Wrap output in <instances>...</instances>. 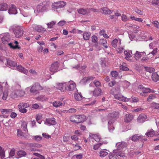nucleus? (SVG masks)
Returning <instances> with one entry per match:
<instances>
[{
	"instance_id": "1",
	"label": "nucleus",
	"mask_w": 159,
	"mask_h": 159,
	"mask_svg": "<svg viewBox=\"0 0 159 159\" xmlns=\"http://www.w3.org/2000/svg\"><path fill=\"white\" fill-rule=\"evenodd\" d=\"M86 119V116L84 115H73L70 117L71 122L77 124L84 121Z\"/></svg>"
},
{
	"instance_id": "2",
	"label": "nucleus",
	"mask_w": 159,
	"mask_h": 159,
	"mask_svg": "<svg viewBox=\"0 0 159 159\" xmlns=\"http://www.w3.org/2000/svg\"><path fill=\"white\" fill-rule=\"evenodd\" d=\"M25 95V93L24 90L21 89H16L11 93V96L12 98H15L18 97L24 96Z\"/></svg>"
},
{
	"instance_id": "3",
	"label": "nucleus",
	"mask_w": 159,
	"mask_h": 159,
	"mask_svg": "<svg viewBox=\"0 0 159 159\" xmlns=\"http://www.w3.org/2000/svg\"><path fill=\"white\" fill-rule=\"evenodd\" d=\"M43 89V87L40 85L39 83H37L32 86L30 89V92L34 94H36L38 93L39 90Z\"/></svg>"
},
{
	"instance_id": "4",
	"label": "nucleus",
	"mask_w": 159,
	"mask_h": 159,
	"mask_svg": "<svg viewBox=\"0 0 159 159\" xmlns=\"http://www.w3.org/2000/svg\"><path fill=\"white\" fill-rule=\"evenodd\" d=\"M29 107V105L28 104L24 102L20 103L18 106L19 111L23 113L27 112V110L26 108Z\"/></svg>"
},
{
	"instance_id": "5",
	"label": "nucleus",
	"mask_w": 159,
	"mask_h": 159,
	"mask_svg": "<svg viewBox=\"0 0 159 159\" xmlns=\"http://www.w3.org/2000/svg\"><path fill=\"white\" fill-rule=\"evenodd\" d=\"M66 4L65 2L61 1L53 3L51 6L53 8L59 9L63 7Z\"/></svg>"
},
{
	"instance_id": "6",
	"label": "nucleus",
	"mask_w": 159,
	"mask_h": 159,
	"mask_svg": "<svg viewBox=\"0 0 159 159\" xmlns=\"http://www.w3.org/2000/svg\"><path fill=\"white\" fill-rule=\"evenodd\" d=\"M0 111L2 114L0 115V117L2 118H7L9 114L12 112V110L11 109H1Z\"/></svg>"
},
{
	"instance_id": "7",
	"label": "nucleus",
	"mask_w": 159,
	"mask_h": 159,
	"mask_svg": "<svg viewBox=\"0 0 159 159\" xmlns=\"http://www.w3.org/2000/svg\"><path fill=\"white\" fill-rule=\"evenodd\" d=\"M13 31L16 38L20 37L23 34L22 29L19 26L15 27L13 29Z\"/></svg>"
},
{
	"instance_id": "8",
	"label": "nucleus",
	"mask_w": 159,
	"mask_h": 159,
	"mask_svg": "<svg viewBox=\"0 0 159 159\" xmlns=\"http://www.w3.org/2000/svg\"><path fill=\"white\" fill-rule=\"evenodd\" d=\"M58 63L57 61L53 63L49 68V71L51 74L57 72L58 70Z\"/></svg>"
},
{
	"instance_id": "9",
	"label": "nucleus",
	"mask_w": 159,
	"mask_h": 159,
	"mask_svg": "<svg viewBox=\"0 0 159 159\" xmlns=\"http://www.w3.org/2000/svg\"><path fill=\"white\" fill-rule=\"evenodd\" d=\"M121 39L118 37L113 39L111 42V45L115 48L120 47L121 44Z\"/></svg>"
},
{
	"instance_id": "10",
	"label": "nucleus",
	"mask_w": 159,
	"mask_h": 159,
	"mask_svg": "<svg viewBox=\"0 0 159 159\" xmlns=\"http://www.w3.org/2000/svg\"><path fill=\"white\" fill-rule=\"evenodd\" d=\"M101 137L98 134H95L90 133L89 137L88 138L89 141H91L92 139H94L96 142H98L101 140Z\"/></svg>"
},
{
	"instance_id": "11",
	"label": "nucleus",
	"mask_w": 159,
	"mask_h": 159,
	"mask_svg": "<svg viewBox=\"0 0 159 159\" xmlns=\"http://www.w3.org/2000/svg\"><path fill=\"white\" fill-rule=\"evenodd\" d=\"M67 83V85L65 87V90L71 91L73 90L75 88V84L74 82L72 81L68 82H66Z\"/></svg>"
},
{
	"instance_id": "12",
	"label": "nucleus",
	"mask_w": 159,
	"mask_h": 159,
	"mask_svg": "<svg viewBox=\"0 0 159 159\" xmlns=\"http://www.w3.org/2000/svg\"><path fill=\"white\" fill-rule=\"evenodd\" d=\"M116 147L117 148V150L118 151H123L124 149H125L126 146V143L124 142H118L116 143Z\"/></svg>"
},
{
	"instance_id": "13",
	"label": "nucleus",
	"mask_w": 159,
	"mask_h": 159,
	"mask_svg": "<svg viewBox=\"0 0 159 159\" xmlns=\"http://www.w3.org/2000/svg\"><path fill=\"white\" fill-rule=\"evenodd\" d=\"M44 123L50 126L55 125L57 123L55 119L54 118L52 117L46 119Z\"/></svg>"
},
{
	"instance_id": "14",
	"label": "nucleus",
	"mask_w": 159,
	"mask_h": 159,
	"mask_svg": "<svg viewBox=\"0 0 159 159\" xmlns=\"http://www.w3.org/2000/svg\"><path fill=\"white\" fill-rule=\"evenodd\" d=\"M133 141H137L139 140L142 141H146L147 139L144 137L138 135L137 134H135L132 136L131 139Z\"/></svg>"
},
{
	"instance_id": "15",
	"label": "nucleus",
	"mask_w": 159,
	"mask_h": 159,
	"mask_svg": "<svg viewBox=\"0 0 159 159\" xmlns=\"http://www.w3.org/2000/svg\"><path fill=\"white\" fill-rule=\"evenodd\" d=\"M8 12L10 15L16 14L17 13V11L15 6L14 5H10L9 7Z\"/></svg>"
},
{
	"instance_id": "16",
	"label": "nucleus",
	"mask_w": 159,
	"mask_h": 159,
	"mask_svg": "<svg viewBox=\"0 0 159 159\" xmlns=\"http://www.w3.org/2000/svg\"><path fill=\"white\" fill-rule=\"evenodd\" d=\"M114 95L115 98L119 100H121L124 102L131 101L130 98H128L126 97H125L122 95L117 94H114Z\"/></svg>"
},
{
	"instance_id": "17",
	"label": "nucleus",
	"mask_w": 159,
	"mask_h": 159,
	"mask_svg": "<svg viewBox=\"0 0 159 159\" xmlns=\"http://www.w3.org/2000/svg\"><path fill=\"white\" fill-rule=\"evenodd\" d=\"M10 35L7 33L4 34L3 35V36L2 37V43L4 44H8V43H8L10 40Z\"/></svg>"
},
{
	"instance_id": "18",
	"label": "nucleus",
	"mask_w": 159,
	"mask_h": 159,
	"mask_svg": "<svg viewBox=\"0 0 159 159\" xmlns=\"http://www.w3.org/2000/svg\"><path fill=\"white\" fill-rule=\"evenodd\" d=\"M77 11L79 14L83 15L88 14L90 12V9L89 8H84L77 9Z\"/></svg>"
},
{
	"instance_id": "19",
	"label": "nucleus",
	"mask_w": 159,
	"mask_h": 159,
	"mask_svg": "<svg viewBox=\"0 0 159 159\" xmlns=\"http://www.w3.org/2000/svg\"><path fill=\"white\" fill-rule=\"evenodd\" d=\"M67 85V83L64 82L62 83H59L57 84L56 87L61 91L63 92L65 89V87Z\"/></svg>"
},
{
	"instance_id": "20",
	"label": "nucleus",
	"mask_w": 159,
	"mask_h": 159,
	"mask_svg": "<svg viewBox=\"0 0 159 159\" xmlns=\"http://www.w3.org/2000/svg\"><path fill=\"white\" fill-rule=\"evenodd\" d=\"M134 116L133 115L129 113H128L125 115L124 120L126 122H129L133 119Z\"/></svg>"
},
{
	"instance_id": "21",
	"label": "nucleus",
	"mask_w": 159,
	"mask_h": 159,
	"mask_svg": "<svg viewBox=\"0 0 159 159\" xmlns=\"http://www.w3.org/2000/svg\"><path fill=\"white\" fill-rule=\"evenodd\" d=\"M147 118V116L144 114H140L138 118L137 121L139 122L142 123L145 121Z\"/></svg>"
},
{
	"instance_id": "22",
	"label": "nucleus",
	"mask_w": 159,
	"mask_h": 159,
	"mask_svg": "<svg viewBox=\"0 0 159 159\" xmlns=\"http://www.w3.org/2000/svg\"><path fill=\"white\" fill-rule=\"evenodd\" d=\"M157 132L154 131L152 129L149 130L148 132L146 133L145 134L148 137H152L154 135L158 136L159 135H157Z\"/></svg>"
},
{
	"instance_id": "23",
	"label": "nucleus",
	"mask_w": 159,
	"mask_h": 159,
	"mask_svg": "<svg viewBox=\"0 0 159 159\" xmlns=\"http://www.w3.org/2000/svg\"><path fill=\"white\" fill-rule=\"evenodd\" d=\"M6 61L7 62V65L11 68L17 66L16 62L8 59H6Z\"/></svg>"
},
{
	"instance_id": "24",
	"label": "nucleus",
	"mask_w": 159,
	"mask_h": 159,
	"mask_svg": "<svg viewBox=\"0 0 159 159\" xmlns=\"http://www.w3.org/2000/svg\"><path fill=\"white\" fill-rule=\"evenodd\" d=\"M17 69L19 71L25 74H27L28 73V70L21 65L18 66L17 67Z\"/></svg>"
},
{
	"instance_id": "25",
	"label": "nucleus",
	"mask_w": 159,
	"mask_h": 159,
	"mask_svg": "<svg viewBox=\"0 0 159 159\" xmlns=\"http://www.w3.org/2000/svg\"><path fill=\"white\" fill-rule=\"evenodd\" d=\"M32 26L33 29L37 31H45V30H44V29L41 26H39L37 25H33Z\"/></svg>"
},
{
	"instance_id": "26",
	"label": "nucleus",
	"mask_w": 159,
	"mask_h": 159,
	"mask_svg": "<svg viewBox=\"0 0 159 159\" xmlns=\"http://www.w3.org/2000/svg\"><path fill=\"white\" fill-rule=\"evenodd\" d=\"M138 89L142 91V92L146 93H150L151 89L149 88H145L142 85H139L138 87Z\"/></svg>"
},
{
	"instance_id": "27",
	"label": "nucleus",
	"mask_w": 159,
	"mask_h": 159,
	"mask_svg": "<svg viewBox=\"0 0 159 159\" xmlns=\"http://www.w3.org/2000/svg\"><path fill=\"white\" fill-rule=\"evenodd\" d=\"M8 7V5L6 3H0V11H6Z\"/></svg>"
},
{
	"instance_id": "28",
	"label": "nucleus",
	"mask_w": 159,
	"mask_h": 159,
	"mask_svg": "<svg viewBox=\"0 0 159 159\" xmlns=\"http://www.w3.org/2000/svg\"><path fill=\"white\" fill-rule=\"evenodd\" d=\"M101 10L103 11L104 13L105 14L107 15H110L113 11V10H110L109 9L106 7H103L102 8Z\"/></svg>"
},
{
	"instance_id": "29",
	"label": "nucleus",
	"mask_w": 159,
	"mask_h": 159,
	"mask_svg": "<svg viewBox=\"0 0 159 159\" xmlns=\"http://www.w3.org/2000/svg\"><path fill=\"white\" fill-rule=\"evenodd\" d=\"M16 153L18 156V157H16V158H19L20 157H23L26 154V152L23 150L19 151L17 152Z\"/></svg>"
},
{
	"instance_id": "30",
	"label": "nucleus",
	"mask_w": 159,
	"mask_h": 159,
	"mask_svg": "<svg viewBox=\"0 0 159 159\" xmlns=\"http://www.w3.org/2000/svg\"><path fill=\"white\" fill-rule=\"evenodd\" d=\"M53 105L56 107H59L63 105L62 102L60 101H57L52 103Z\"/></svg>"
},
{
	"instance_id": "31",
	"label": "nucleus",
	"mask_w": 159,
	"mask_h": 159,
	"mask_svg": "<svg viewBox=\"0 0 159 159\" xmlns=\"http://www.w3.org/2000/svg\"><path fill=\"white\" fill-rule=\"evenodd\" d=\"M91 33L89 32H84L83 35V37L84 40H87L89 39L90 37Z\"/></svg>"
},
{
	"instance_id": "32",
	"label": "nucleus",
	"mask_w": 159,
	"mask_h": 159,
	"mask_svg": "<svg viewBox=\"0 0 159 159\" xmlns=\"http://www.w3.org/2000/svg\"><path fill=\"white\" fill-rule=\"evenodd\" d=\"M152 78L154 81L157 82L159 80V75L157 73H153L152 76Z\"/></svg>"
},
{
	"instance_id": "33",
	"label": "nucleus",
	"mask_w": 159,
	"mask_h": 159,
	"mask_svg": "<svg viewBox=\"0 0 159 159\" xmlns=\"http://www.w3.org/2000/svg\"><path fill=\"white\" fill-rule=\"evenodd\" d=\"M114 91H112V90H111V93L113 95L117 93H120V86H118L117 87H116L114 89Z\"/></svg>"
},
{
	"instance_id": "34",
	"label": "nucleus",
	"mask_w": 159,
	"mask_h": 159,
	"mask_svg": "<svg viewBox=\"0 0 159 159\" xmlns=\"http://www.w3.org/2000/svg\"><path fill=\"white\" fill-rule=\"evenodd\" d=\"M102 92V90L100 89H95L93 92V95L95 96H99Z\"/></svg>"
},
{
	"instance_id": "35",
	"label": "nucleus",
	"mask_w": 159,
	"mask_h": 159,
	"mask_svg": "<svg viewBox=\"0 0 159 159\" xmlns=\"http://www.w3.org/2000/svg\"><path fill=\"white\" fill-rule=\"evenodd\" d=\"M27 123L25 121H22L21 122V128L23 129V130L25 131L28 132L27 129Z\"/></svg>"
},
{
	"instance_id": "36",
	"label": "nucleus",
	"mask_w": 159,
	"mask_h": 159,
	"mask_svg": "<svg viewBox=\"0 0 159 159\" xmlns=\"http://www.w3.org/2000/svg\"><path fill=\"white\" fill-rule=\"evenodd\" d=\"M14 43L16 44L15 45H13L11 43H8V45L11 48L13 49H19L20 48L17 45L18 42L17 41H15Z\"/></svg>"
},
{
	"instance_id": "37",
	"label": "nucleus",
	"mask_w": 159,
	"mask_h": 159,
	"mask_svg": "<svg viewBox=\"0 0 159 159\" xmlns=\"http://www.w3.org/2000/svg\"><path fill=\"white\" fill-rule=\"evenodd\" d=\"M74 97L75 99L77 101L81 100L82 98V96L81 93H75Z\"/></svg>"
},
{
	"instance_id": "38",
	"label": "nucleus",
	"mask_w": 159,
	"mask_h": 159,
	"mask_svg": "<svg viewBox=\"0 0 159 159\" xmlns=\"http://www.w3.org/2000/svg\"><path fill=\"white\" fill-rule=\"evenodd\" d=\"M108 153L107 152V150L104 149L100 151L99 152L100 156L101 157H103L107 155Z\"/></svg>"
},
{
	"instance_id": "39",
	"label": "nucleus",
	"mask_w": 159,
	"mask_h": 159,
	"mask_svg": "<svg viewBox=\"0 0 159 159\" xmlns=\"http://www.w3.org/2000/svg\"><path fill=\"white\" fill-rule=\"evenodd\" d=\"M121 151H118L117 150H113V152L117 155L121 157H124L125 156V154L123 152H121Z\"/></svg>"
},
{
	"instance_id": "40",
	"label": "nucleus",
	"mask_w": 159,
	"mask_h": 159,
	"mask_svg": "<svg viewBox=\"0 0 159 159\" xmlns=\"http://www.w3.org/2000/svg\"><path fill=\"white\" fill-rule=\"evenodd\" d=\"M36 120L37 122L39 124L41 123L42 116L41 114H38L36 116Z\"/></svg>"
},
{
	"instance_id": "41",
	"label": "nucleus",
	"mask_w": 159,
	"mask_h": 159,
	"mask_svg": "<svg viewBox=\"0 0 159 159\" xmlns=\"http://www.w3.org/2000/svg\"><path fill=\"white\" fill-rule=\"evenodd\" d=\"M130 83L127 81H125L124 82L123 87L124 89H127L130 86Z\"/></svg>"
},
{
	"instance_id": "42",
	"label": "nucleus",
	"mask_w": 159,
	"mask_h": 159,
	"mask_svg": "<svg viewBox=\"0 0 159 159\" xmlns=\"http://www.w3.org/2000/svg\"><path fill=\"white\" fill-rule=\"evenodd\" d=\"M102 41L101 43L105 48H107L108 47L107 44V41L105 39H101Z\"/></svg>"
},
{
	"instance_id": "43",
	"label": "nucleus",
	"mask_w": 159,
	"mask_h": 159,
	"mask_svg": "<svg viewBox=\"0 0 159 159\" xmlns=\"http://www.w3.org/2000/svg\"><path fill=\"white\" fill-rule=\"evenodd\" d=\"M45 7L42 5H39L38 6L37 8L39 11H43L45 10Z\"/></svg>"
},
{
	"instance_id": "44",
	"label": "nucleus",
	"mask_w": 159,
	"mask_h": 159,
	"mask_svg": "<svg viewBox=\"0 0 159 159\" xmlns=\"http://www.w3.org/2000/svg\"><path fill=\"white\" fill-rule=\"evenodd\" d=\"M0 156L1 158H4L5 157V152L2 147L0 146Z\"/></svg>"
},
{
	"instance_id": "45",
	"label": "nucleus",
	"mask_w": 159,
	"mask_h": 159,
	"mask_svg": "<svg viewBox=\"0 0 159 159\" xmlns=\"http://www.w3.org/2000/svg\"><path fill=\"white\" fill-rule=\"evenodd\" d=\"M93 83L97 88L101 86V82L97 80H94Z\"/></svg>"
},
{
	"instance_id": "46",
	"label": "nucleus",
	"mask_w": 159,
	"mask_h": 159,
	"mask_svg": "<svg viewBox=\"0 0 159 159\" xmlns=\"http://www.w3.org/2000/svg\"><path fill=\"white\" fill-rule=\"evenodd\" d=\"M32 137L33 139L37 142L40 141L42 139V137L41 136H33Z\"/></svg>"
},
{
	"instance_id": "47",
	"label": "nucleus",
	"mask_w": 159,
	"mask_h": 159,
	"mask_svg": "<svg viewBox=\"0 0 159 159\" xmlns=\"http://www.w3.org/2000/svg\"><path fill=\"white\" fill-rule=\"evenodd\" d=\"M117 155L114 153H111L109 156V158L110 159H117Z\"/></svg>"
},
{
	"instance_id": "48",
	"label": "nucleus",
	"mask_w": 159,
	"mask_h": 159,
	"mask_svg": "<svg viewBox=\"0 0 159 159\" xmlns=\"http://www.w3.org/2000/svg\"><path fill=\"white\" fill-rule=\"evenodd\" d=\"M146 70L149 73H152L154 71V69L152 67H145Z\"/></svg>"
},
{
	"instance_id": "49",
	"label": "nucleus",
	"mask_w": 159,
	"mask_h": 159,
	"mask_svg": "<svg viewBox=\"0 0 159 159\" xmlns=\"http://www.w3.org/2000/svg\"><path fill=\"white\" fill-rule=\"evenodd\" d=\"M156 98V96L153 94H150L147 98V101L150 102L152 100L155 99Z\"/></svg>"
},
{
	"instance_id": "50",
	"label": "nucleus",
	"mask_w": 159,
	"mask_h": 159,
	"mask_svg": "<svg viewBox=\"0 0 159 159\" xmlns=\"http://www.w3.org/2000/svg\"><path fill=\"white\" fill-rule=\"evenodd\" d=\"M56 23V21H52L50 23L47 24L48 27V28H52L54 25Z\"/></svg>"
},
{
	"instance_id": "51",
	"label": "nucleus",
	"mask_w": 159,
	"mask_h": 159,
	"mask_svg": "<svg viewBox=\"0 0 159 159\" xmlns=\"http://www.w3.org/2000/svg\"><path fill=\"white\" fill-rule=\"evenodd\" d=\"M134 55L136 59H139L142 56L141 53L138 51H136V53L134 54Z\"/></svg>"
},
{
	"instance_id": "52",
	"label": "nucleus",
	"mask_w": 159,
	"mask_h": 159,
	"mask_svg": "<svg viewBox=\"0 0 159 159\" xmlns=\"http://www.w3.org/2000/svg\"><path fill=\"white\" fill-rule=\"evenodd\" d=\"M124 54L126 56L125 58L126 60H128L129 58H130L131 57V55L129 52L127 51H125Z\"/></svg>"
},
{
	"instance_id": "53",
	"label": "nucleus",
	"mask_w": 159,
	"mask_h": 159,
	"mask_svg": "<svg viewBox=\"0 0 159 159\" xmlns=\"http://www.w3.org/2000/svg\"><path fill=\"white\" fill-rule=\"evenodd\" d=\"M8 92L7 91H5L3 93V95L2 97V99L4 100L6 99L8 96Z\"/></svg>"
},
{
	"instance_id": "54",
	"label": "nucleus",
	"mask_w": 159,
	"mask_h": 159,
	"mask_svg": "<svg viewBox=\"0 0 159 159\" xmlns=\"http://www.w3.org/2000/svg\"><path fill=\"white\" fill-rule=\"evenodd\" d=\"M21 13L24 17L29 16L31 15L30 13L29 12H26L25 11H21Z\"/></svg>"
},
{
	"instance_id": "55",
	"label": "nucleus",
	"mask_w": 159,
	"mask_h": 159,
	"mask_svg": "<svg viewBox=\"0 0 159 159\" xmlns=\"http://www.w3.org/2000/svg\"><path fill=\"white\" fill-rule=\"evenodd\" d=\"M102 144V143H99L96 144L94 145L93 147V149L95 150H98Z\"/></svg>"
},
{
	"instance_id": "56",
	"label": "nucleus",
	"mask_w": 159,
	"mask_h": 159,
	"mask_svg": "<svg viewBox=\"0 0 159 159\" xmlns=\"http://www.w3.org/2000/svg\"><path fill=\"white\" fill-rule=\"evenodd\" d=\"M121 20L124 22H126L129 20V18L125 14H122L121 16Z\"/></svg>"
},
{
	"instance_id": "57",
	"label": "nucleus",
	"mask_w": 159,
	"mask_h": 159,
	"mask_svg": "<svg viewBox=\"0 0 159 159\" xmlns=\"http://www.w3.org/2000/svg\"><path fill=\"white\" fill-rule=\"evenodd\" d=\"M92 42L95 43H98V38L97 37L94 35L92 36L91 37Z\"/></svg>"
},
{
	"instance_id": "58",
	"label": "nucleus",
	"mask_w": 159,
	"mask_h": 159,
	"mask_svg": "<svg viewBox=\"0 0 159 159\" xmlns=\"http://www.w3.org/2000/svg\"><path fill=\"white\" fill-rule=\"evenodd\" d=\"M143 110V109L140 107H139L135 109H133L132 110V112H137L140 111H141Z\"/></svg>"
},
{
	"instance_id": "59",
	"label": "nucleus",
	"mask_w": 159,
	"mask_h": 159,
	"mask_svg": "<svg viewBox=\"0 0 159 159\" xmlns=\"http://www.w3.org/2000/svg\"><path fill=\"white\" fill-rule=\"evenodd\" d=\"M152 106L155 109H159V104L153 102L151 104Z\"/></svg>"
},
{
	"instance_id": "60",
	"label": "nucleus",
	"mask_w": 159,
	"mask_h": 159,
	"mask_svg": "<svg viewBox=\"0 0 159 159\" xmlns=\"http://www.w3.org/2000/svg\"><path fill=\"white\" fill-rule=\"evenodd\" d=\"M66 111V112L71 113H75L76 111V110L75 108H70L68 110L65 111Z\"/></svg>"
},
{
	"instance_id": "61",
	"label": "nucleus",
	"mask_w": 159,
	"mask_h": 159,
	"mask_svg": "<svg viewBox=\"0 0 159 159\" xmlns=\"http://www.w3.org/2000/svg\"><path fill=\"white\" fill-rule=\"evenodd\" d=\"M118 115V113L114 111L113 112V114H110L108 115V116L112 118H114L116 117Z\"/></svg>"
},
{
	"instance_id": "62",
	"label": "nucleus",
	"mask_w": 159,
	"mask_h": 159,
	"mask_svg": "<svg viewBox=\"0 0 159 159\" xmlns=\"http://www.w3.org/2000/svg\"><path fill=\"white\" fill-rule=\"evenodd\" d=\"M119 67L120 69L122 70H129V69L127 67L122 65H120Z\"/></svg>"
},
{
	"instance_id": "63",
	"label": "nucleus",
	"mask_w": 159,
	"mask_h": 159,
	"mask_svg": "<svg viewBox=\"0 0 159 159\" xmlns=\"http://www.w3.org/2000/svg\"><path fill=\"white\" fill-rule=\"evenodd\" d=\"M158 48H156L153 49V51L149 52L148 54V55H150V54H152L153 56H154L157 52V51Z\"/></svg>"
},
{
	"instance_id": "64",
	"label": "nucleus",
	"mask_w": 159,
	"mask_h": 159,
	"mask_svg": "<svg viewBox=\"0 0 159 159\" xmlns=\"http://www.w3.org/2000/svg\"><path fill=\"white\" fill-rule=\"evenodd\" d=\"M111 74L112 76L114 77H116L118 75V72L116 71H112Z\"/></svg>"
}]
</instances>
